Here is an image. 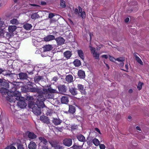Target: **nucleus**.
Wrapping results in <instances>:
<instances>
[{"label":"nucleus","instance_id":"1","mask_svg":"<svg viewBox=\"0 0 149 149\" xmlns=\"http://www.w3.org/2000/svg\"><path fill=\"white\" fill-rule=\"evenodd\" d=\"M44 95H45L43 96V97H41V95H39V97H41L42 99H38L37 101V104L35 106L34 104L31 105H29L30 108H32V111L34 113L36 116H40L42 113L41 108H43L44 107H46V106L44 104L43 101H45L47 98H50V96L48 93H44Z\"/></svg>","mask_w":149,"mask_h":149},{"label":"nucleus","instance_id":"2","mask_svg":"<svg viewBox=\"0 0 149 149\" xmlns=\"http://www.w3.org/2000/svg\"><path fill=\"white\" fill-rule=\"evenodd\" d=\"M20 95V92L16 91H15L13 96V98L15 99V101L13 102H15V100H19L17 102L18 106L21 108H24L26 106V104L24 101V98L21 97Z\"/></svg>","mask_w":149,"mask_h":149},{"label":"nucleus","instance_id":"3","mask_svg":"<svg viewBox=\"0 0 149 149\" xmlns=\"http://www.w3.org/2000/svg\"><path fill=\"white\" fill-rule=\"evenodd\" d=\"M0 92L2 94L6 95L7 94L8 96H6V98L8 101L10 102L15 101V99L13 98V96L15 91H8L7 89L2 88L0 89Z\"/></svg>","mask_w":149,"mask_h":149},{"label":"nucleus","instance_id":"4","mask_svg":"<svg viewBox=\"0 0 149 149\" xmlns=\"http://www.w3.org/2000/svg\"><path fill=\"white\" fill-rule=\"evenodd\" d=\"M41 90L37 88H30V91L32 92H37L38 94V99H42L41 97H39V95H41V97H43V96H45V95H44V93H45L46 94V93H48L49 94V93H48V90L46 89H43V92H41Z\"/></svg>","mask_w":149,"mask_h":149},{"label":"nucleus","instance_id":"5","mask_svg":"<svg viewBox=\"0 0 149 149\" xmlns=\"http://www.w3.org/2000/svg\"><path fill=\"white\" fill-rule=\"evenodd\" d=\"M56 41L57 45H61L64 43L65 40L62 37H59L55 39Z\"/></svg>","mask_w":149,"mask_h":149},{"label":"nucleus","instance_id":"6","mask_svg":"<svg viewBox=\"0 0 149 149\" xmlns=\"http://www.w3.org/2000/svg\"><path fill=\"white\" fill-rule=\"evenodd\" d=\"M77 87L78 90L81 92V94L84 95H86V93L84 86L81 84H78Z\"/></svg>","mask_w":149,"mask_h":149},{"label":"nucleus","instance_id":"7","mask_svg":"<svg viewBox=\"0 0 149 149\" xmlns=\"http://www.w3.org/2000/svg\"><path fill=\"white\" fill-rule=\"evenodd\" d=\"M116 60L120 63V65H124V62L125 61V57L124 56L119 57L116 58Z\"/></svg>","mask_w":149,"mask_h":149},{"label":"nucleus","instance_id":"8","mask_svg":"<svg viewBox=\"0 0 149 149\" xmlns=\"http://www.w3.org/2000/svg\"><path fill=\"white\" fill-rule=\"evenodd\" d=\"M63 143L66 146H70L72 144V141L71 139H66L63 141Z\"/></svg>","mask_w":149,"mask_h":149},{"label":"nucleus","instance_id":"9","mask_svg":"<svg viewBox=\"0 0 149 149\" xmlns=\"http://www.w3.org/2000/svg\"><path fill=\"white\" fill-rule=\"evenodd\" d=\"M55 36L53 35H48L45 37L44 39L45 41H49L51 40H55Z\"/></svg>","mask_w":149,"mask_h":149},{"label":"nucleus","instance_id":"10","mask_svg":"<svg viewBox=\"0 0 149 149\" xmlns=\"http://www.w3.org/2000/svg\"><path fill=\"white\" fill-rule=\"evenodd\" d=\"M17 29V27L15 25L9 26L8 27V30L10 33L12 34Z\"/></svg>","mask_w":149,"mask_h":149},{"label":"nucleus","instance_id":"11","mask_svg":"<svg viewBox=\"0 0 149 149\" xmlns=\"http://www.w3.org/2000/svg\"><path fill=\"white\" fill-rule=\"evenodd\" d=\"M40 120L44 123L48 124L49 123V119L48 118L45 116H41L40 117Z\"/></svg>","mask_w":149,"mask_h":149},{"label":"nucleus","instance_id":"12","mask_svg":"<svg viewBox=\"0 0 149 149\" xmlns=\"http://www.w3.org/2000/svg\"><path fill=\"white\" fill-rule=\"evenodd\" d=\"M63 54L65 57L67 59L69 58L72 55L71 52L70 51H67L63 53Z\"/></svg>","mask_w":149,"mask_h":149},{"label":"nucleus","instance_id":"13","mask_svg":"<svg viewBox=\"0 0 149 149\" xmlns=\"http://www.w3.org/2000/svg\"><path fill=\"white\" fill-rule=\"evenodd\" d=\"M58 88L60 92L61 93L65 92L66 90L65 86L64 85L60 86L58 87Z\"/></svg>","mask_w":149,"mask_h":149},{"label":"nucleus","instance_id":"14","mask_svg":"<svg viewBox=\"0 0 149 149\" xmlns=\"http://www.w3.org/2000/svg\"><path fill=\"white\" fill-rule=\"evenodd\" d=\"M78 75L79 77L81 79H83L85 77L84 72L81 70L78 71Z\"/></svg>","mask_w":149,"mask_h":149},{"label":"nucleus","instance_id":"15","mask_svg":"<svg viewBox=\"0 0 149 149\" xmlns=\"http://www.w3.org/2000/svg\"><path fill=\"white\" fill-rule=\"evenodd\" d=\"M53 47L51 45H45L44 47V51H49L53 49Z\"/></svg>","mask_w":149,"mask_h":149},{"label":"nucleus","instance_id":"16","mask_svg":"<svg viewBox=\"0 0 149 149\" xmlns=\"http://www.w3.org/2000/svg\"><path fill=\"white\" fill-rule=\"evenodd\" d=\"M77 52L79 56L82 60H84V53L82 50L81 49L77 50Z\"/></svg>","mask_w":149,"mask_h":149},{"label":"nucleus","instance_id":"17","mask_svg":"<svg viewBox=\"0 0 149 149\" xmlns=\"http://www.w3.org/2000/svg\"><path fill=\"white\" fill-rule=\"evenodd\" d=\"M77 138L79 141L81 142H84L86 141V139L84 136L81 134H79L77 136Z\"/></svg>","mask_w":149,"mask_h":149},{"label":"nucleus","instance_id":"18","mask_svg":"<svg viewBox=\"0 0 149 149\" xmlns=\"http://www.w3.org/2000/svg\"><path fill=\"white\" fill-rule=\"evenodd\" d=\"M18 77L20 79H26L27 77V74L25 73H21L19 74Z\"/></svg>","mask_w":149,"mask_h":149},{"label":"nucleus","instance_id":"19","mask_svg":"<svg viewBox=\"0 0 149 149\" xmlns=\"http://www.w3.org/2000/svg\"><path fill=\"white\" fill-rule=\"evenodd\" d=\"M36 147V143L33 141H31L28 146V148L29 149H35Z\"/></svg>","mask_w":149,"mask_h":149},{"label":"nucleus","instance_id":"20","mask_svg":"<svg viewBox=\"0 0 149 149\" xmlns=\"http://www.w3.org/2000/svg\"><path fill=\"white\" fill-rule=\"evenodd\" d=\"M68 101L67 96H63L61 98V101L62 103L66 104L68 103Z\"/></svg>","mask_w":149,"mask_h":149},{"label":"nucleus","instance_id":"21","mask_svg":"<svg viewBox=\"0 0 149 149\" xmlns=\"http://www.w3.org/2000/svg\"><path fill=\"white\" fill-rule=\"evenodd\" d=\"M69 91L71 94L74 95H76L77 93L76 89L73 88H70Z\"/></svg>","mask_w":149,"mask_h":149},{"label":"nucleus","instance_id":"22","mask_svg":"<svg viewBox=\"0 0 149 149\" xmlns=\"http://www.w3.org/2000/svg\"><path fill=\"white\" fill-rule=\"evenodd\" d=\"M53 123L56 125H58L60 124L61 122V120L57 118H53L52 120Z\"/></svg>","mask_w":149,"mask_h":149},{"label":"nucleus","instance_id":"23","mask_svg":"<svg viewBox=\"0 0 149 149\" xmlns=\"http://www.w3.org/2000/svg\"><path fill=\"white\" fill-rule=\"evenodd\" d=\"M66 80L68 82H72L73 80V77L72 75H68L66 77Z\"/></svg>","mask_w":149,"mask_h":149},{"label":"nucleus","instance_id":"24","mask_svg":"<svg viewBox=\"0 0 149 149\" xmlns=\"http://www.w3.org/2000/svg\"><path fill=\"white\" fill-rule=\"evenodd\" d=\"M28 137L29 138L33 139L36 138V136L33 133L29 132L28 134Z\"/></svg>","mask_w":149,"mask_h":149},{"label":"nucleus","instance_id":"25","mask_svg":"<svg viewBox=\"0 0 149 149\" xmlns=\"http://www.w3.org/2000/svg\"><path fill=\"white\" fill-rule=\"evenodd\" d=\"M75 107L74 106L72 105L69 106L68 111L69 113L72 114L74 113L75 112Z\"/></svg>","mask_w":149,"mask_h":149},{"label":"nucleus","instance_id":"26","mask_svg":"<svg viewBox=\"0 0 149 149\" xmlns=\"http://www.w3.org/2000/svg\"><path fill=\"white\" fill-rule=\"evenodd\" d=\"M39 139L41 143H43L44 145H46L47 143V140L44 137H40L39 138Z\"/></svg>","mask_w":149,"mask_h":149},{"label":"nucleus","instance_id":"27","mask_svg":"<svg viewBox=\"0 0 149 149\" xmlns=\"http://www.w3.org/2000/svg\"><path fill=\"white\" fill-rule=\"evenodd\" d=\"M10 23L13 24L17 25L19 24V22L16 19H13L10 21Z\"/></svg>","mask_w":149,"mask_h":149},{"label":"nucleus","instance_id":"28","mask_svg":"<svg viewBox=\"0 0 149 149\" xmlns=\"http://www.w3.org/2000/svg\"><path fill=\"white\" fill-rule=\"evenodd\" d=\"M32 27V26L30 24H26L24 25V28L26 30H29Z\"/></svg>","mask_w":149,"mask_h":149},{"label":"nucleus","instance_id":"29","mask_svg":"<svg viewBox=\"0 0 149 149\" xmlns=\"http://www.w3.org/2000/svg\"><path fill=\"white\" fill-rule=\"evenodd\" d=\"M40 17V16L37 13H35L33 14L31 16V18L33 19H35L36 18H38Z\"/></svg>","mask_w":149,"mask_h":149},{"label":"nucleus","instance_id":"30","mask_svg":"<svg viewBox=\"0 0 149 149\" xmlns=\"http://www.w3.org/2000/svg\"><path fill=\"white\" fill-rule=\"evenodd\" d=\"M93 144L96 146H99L100 144V141L96 138L94 139L93 140Z\"/></svg>","mask_w":149,"mask_h":149},{"label":"nucleus","instance_id":"31","mask_svg":"<svg viewBox=\"0 0 149 149\" xmlns=\"http://www.w3.org/2000/svg\"><path fill=\"white\" fill-rule=\"evenodd\" d=\"M73 63L74 65H81V63L80 60L78 59H75Z\"/></svg>","mask_w":149,"mask_h":149},{"label":"nucleus","instance_id":"32","mask_svg":"<svg viewBox=\"0 0 149 149\" xmlns=\"http://www.w3.org/2000/svg\"><path fill=\"white\" fill-rule=\"evenodd\" d=\"M60 6L62 8H65L66 7L65 2L63 0H60Z\"/></svg>","mask_w":149,"mask_h":149},{"label":"nucleus","instance_id":"33","mask_svg":"<svg viewBox=\"0 0 149 149\" xmlns=\"http://www.w3.org/2000/svg\"><path fill=\"white\" fill-rule=\"evenodd\" d=\"M0 83L1 84V85H3L4 86H5V87L6 88H8L9 86L8 84L6 82H3L2 79H0Z\"/></svg>","mask_w":149,"mask_h":149},{"label":"nucleus","instance_id":"34","mask_svg":"<svg viewBox=\"0 0 149 149\" xmlns=\"http://www.w3.org/2000/svg\"><path fill=\"white\" fill-rule=\"evenodd\" d=\"M50 143L52 146V147L55 148V149H63L62 146L58 145L55 146V145H53L52 144V142H50Z\"/></svg>","mask_w":149,"mask_h":149},{"label":"nucleus","instance_id":"35","mask_svg":"<svg viewBox=\"0 0 149 149\" xmlns=\"http://www.w3.org/2000/svg\"><path fill=\"white\" fill-rule=\"evenodd\" d=\"M79 15L80 17H81L82 19H84L86 17V13L84 11H83L79 14Z\"/></svg>","mask_w":149,"mask_h":149},{"label":"nucleus","instance_id":"36","mask_svg":"<svg viewBox=\"0 0 149 149\" xmlns=\"http://www.w3.org/2000/svg\"><path fill=\"white\" fill-rule=\"evenodd\" d=\"M5 33V30L4 28L3 29L0 28V37H3Z\"/></svg>","mask_w":149,"mask_h":149},{"label":"nucleus","instance_id":"37","mask_svg":"<svg viewBox=\"0 0 149 149\" xmlns=\"http://www.w3.org/2000/svg\"><path fill=\"white\" fill-rule=\"evenodd\" d=\"M42 78V77L41 76H37L34 78V80L35 82H38Z\"/></svg>","mask_w":149,"mask_h":149},{"label":"nucleus","instance_id":"38","mask_svg":"<svg viewBox=\"0 0 149 149\" xmlns=\"http://www.w3.org/2000/svg\"><path fill=\"white\" fill-rule=\"evenodd\" d=\"M92 54L93 57L95 58V59H99V54L95 52V53H93V54Z\"/></svg>","mask_w":149,"mask_h":149},{"label":"nucleus","instance_id":"39","mask_svg":"<svg viewBox=\"0 0 149 149\" xmlns=\"http://www.w3.org/2000/svg\"><path fill=\"white\" fill-rule=\"evenodd\" d=\"M82 146H79L77 145H74L72 147L74 149H82Z\"/></svg>","mask_w":149,"mask_h":149},{"label":"nucleus","instance_id":"40","mask_svg":"<svg viewBox=\"0 0 149 149\" xmlns=\"http://www.w3.org/2000/svg\"><path fill=\"white\" fill-rule=\"evenodd\" d=\"M130 31L131 33L133 35H135L136 33V30L134 29H130Z\"/></svg>","mask_w":149,"mask_h":149},{"label":"nucleus","instance_id":"41","mask_svg":"<svg viewBox=\"0 0 149 149\" xmlns=\"http://www.w3.org/2000/svg\"><path fill=\"white\" fill-rule=\"evenodd\" d=\"M143 83L141 82H139L137 86V88L139 90H141L142 88Z\"/></svg>","mask_w":149,"mask_h":149},{"label":"nucleus","instance_id":"42","mask_svg":"<svg viewBox=\"0 0 149 149\" xmlns=\"http://www.w3.org/2000/svg\"><path fill=\"white\" fill-rule=\"evenodd\" d=\"M136 60L137 62L140 63L141 65H143V62L141 60L139 57H136Z\"/></svg>","mask_w":149,"mask_h":149},{"label":"nucleus","instance_id":"43","mask_svg":"<svg viewBox=\"0 0 149 149\" xmlns=\"http://www.w3.org/2000/svg\"><path fill=\"white\" fill-rule=\"evenodd\" d=\"M109 59L111 61H112L116 63L115 62V61H116V59H115L114 57L113 56H110Z\"/></svg>","mask_w":149,"mask_h":149},{"label":"nucleus","instance_id":"44","mask_svg":"<svg viewBox=\"0 0 149 149\" xmlns=\"http://www.w3.org/2000/svg\"><path fill=\"white\" fill-rule=\"evenodd\" d=\"M89 47H90L91 48L90 49V50L91 51V53L92 54H93V53H94L95 52V48L92 47H91V46H89Z\"/></svg>","mask_w":149,"mask_h":149},{"label":"nucleus","instance_id":"45","mask_svg":"<svg viewBox=\"0 0 149 149\" xmlns=\"http://www.w3.org/2000/svg\"><path fill=\"white\" fill-rule=\"evenodd\" d=\"M1 18H0V28L3 27L4 25H5L4 22L2 21H1Z\"/></svg>","mask_w":149,"mask_h":149},{"label":"nucleus","instance_id":"46","mask_svg":"<svg viewBox=\"0 0 149 149\" xmlns=\"http://www.w3.org/2000/svg\"><path fill=\"white\" fill-rule=\"evenodd\" d=\"M55 15L53 13H50L49 14L48 17L49 18H52Z\"/></svg>","mask_w":149,"mask_h":149},{"label":"nucleus","instance_id":"47","mask_svg":"<svg viewBox=\"0 0 149 149\" xmlns=\"http://www.w3.org/2000/svg\"><path fill=\"white\" fill-rule=\"evenodd\" d=\"M100 148V149H105V145L103 144H99Z\"/></svg>","mask_w":149,"mask_h":149},{"label":"nucleus","instance_id":"48","mask_svg":"<svg viewBox=\"0 0 149 149\" xmlns=\"http://www.w3.org/2000/svg\"><path fill=\"white\" fill-rule=\"evenodd\" d=\"M124 66L125 68L121 69V70L125 71L127 72L128 71V66Z\"/></svg>","mask_w":149,"mask_h":149},{"label":"nucleus","instance_id":"49","mask_svg":"<svg viewBox=\"0 0 149 149\" xmlns=\"http://www.w3.org/2000/svg\"><path fill=\"white\" fill-rule=\"evenodd\" d=\"M88 33L90 36V41L91 42L92 39V37L93 36V33H91L90 32H89Z\"/></svg>","mask_w":149,"mask_h":149},{"label":"nucleus","instance_id":"50","mask_svg":"<svg viewBox=\"0 0 149 149\" xmlns=\"http://www.w3.org/2000/svg\"><path fill=\"white\" fill-rule=\"evenodd\" d=\"M5 5V2H4L0 3V8L4 6Z\"/></svg>","mask_w":149,"mask_h":149},{"label":"nucleus","instance_id":"51","mask_svg":"<svg viewBox=\"0 0 149 149\" xmlns=\"http://www.w3.org/2000/svg\"><path fill=\"white\" fill-rule=\"evenodd\" d=\"M17 149H24V148H23L22 145H19L18 146Z\"/></svg>","mask_w":149,"mask_h":149},{"label":"nucleus","instance_id":"52","mask_svg":"<svg viewBox=\"0 0 149 149\" xmlns=\"http://www.w3.org/2000/svg\"><path fill=\"white\" fill-rule=\"evenodd\" d=\"M42 6H45L46 4V3L44 1H42L40 2Z\"/></svg>","mask_w":149,"mask_h":149},{"label":"nucleus","instance_id":"53","mask_svg":"<svg viewBox=\"0 0 149 149\" xmlns=\"http://www.w3.org/2000/svg\"><path fill=\"white\" fill-rule=\"evenodd\" d=\"M102 57L103 58H104L107 59L108 58V56L107 55H103L102 56Z\"/></svg>","mask_w":149,"mask_h":149},{"label":"nucleus","instance_id":"54","mask_svg":"<svg viewBox=\"0 0 149 149\" xmlns=\"http://www.w3.org/2000/svg\"><path fill=\"white\" fill-rule=\"evenodd\" d=\"M78 9H79V14H80L82 12V9H81V8L80 7V6H79L78 7Z\"/></svg>","mask_w":149,"mask_h":149},{"label":"nucleus","instance_id":"55","mask_svg":"<svg viewBox=\"0 0 149 149\" xmlns=\"http://www.w3.org/2000/svg\"><path fill=\"white\" fill-rule=\"evenodd\" d=\"M11 35H10V33H6V37L7 38H9L11 37Z\"/></svg>","mask_w":149,"mask_h":149},{"label":"nucleus","instance_id":"56","mask_svg":"<svg viewBox=\"0 0 149 149\" xmlns=\"http://www.w3.org/2000/svg\"><path fill=\"white\" fill-rule=\"evenodd\" d=\"M78 10L77 8H75L74 10V13L75 14H77L78 13Z\"/></svg>","mask_w":149,"mask_h":149},{"label":"nucleus","instance_id":"57","mask_svg":"<svg viewBox=\"0 0 149 149\" xmlns=\"http://www.w3.org/2000/svg\"><path fill=\"white\" fill-rule=\"evenodd\" d=\"M33 97H27V100H32L33 99Z\"/></svg>","mask_w":149,"mask_h":149},{"label":"nucleus","instance_id":"58","mask_svg":"<svg viewBox=\"0 0 149 149\" xmlns=\"http://www.w3.org/2000/svg\"><path fill=\"white\" fill-rule=\"evenodd\" d=\"M28 61V63H25V64H27V65H31V64L30 63V62L31 61L30 60H29Z\"/></svg>","mask_w":149,"mask_h":149},{"label":"nucleus","instance_id":"59","mask_svg":"<svg viewBox=\"0 0 149 149\" xmlns=\"http://www.w3.org/2000/svg\"><path fill=\"white\" fill-rule=\"evenodd\" d=\"M129 18L128 17L126 18L125 21V22H127L129 21Z\"/></svg>","mask_w":149,"mask_h":149},{"label":"nucleus","instance_id":"60","mask_svg":"<svg viewBox=\"0 0 149 149\" xmlns=\"http://www.w3.org/2000/svg\"><path fill=\"white\" fill-rule=\"evenodd\" d=\"M42 149H48V148L47 146H44L42 147Z\"/></svg>","mask_w":149,"mask_h":149},{"label":"nucleus","instance_id":"61","mask_svg":"<svg viewBox=\"0 0 149 149\" xmlns=\"http://www.w3.org/2000/svg\"><path fill=\"white\" fill-rule=\"evenodd\" d=\"M95 130L96 131L99 133H100V131L98 128H96L95 129Z\"/></svg>","mask_w":149,"mask_h":149},{"label":"nucleus","instance_id":"62","mask_svg":"<svg viewBox=\"0 0 149 149\" xmlns=\"http://www.w3.org/2000/svg\"><path fill=\"white\" fill-rule=\"evenodd\" d=\"M137 54L136 53H134L133 54L134 56L135 57V59L136 58V57H138L136 55Z\"/></svg>","mask_w":149,"mask_h":149},{"label":"nucleus","instance_id":"63","mask_svg":"<svg viewBox=\"0 0 149 149\" xmlns=\"http://www.w3.org/2000/svg\"><path fill=\"white\" fill-rule=\"evenodd\" d=\"M53 80L54 81H56L57 80V78L56 77H54L53 79Z\"/></svg>","mask_w":149,"mask_h":149},{"label":"nucleus","instance_id":"64","mask_svg":"<svg viewBox=\"0 0 149 149\" xmlns=\"http://www.w3.org/2000/svg\"><path fill=\"white\" fill-rule=\"evenodd\" d=\"M10 149H16L14 146H12L10 148Z\"/></svg>","mask_w":149,"mask_h":149}]
</instances>
